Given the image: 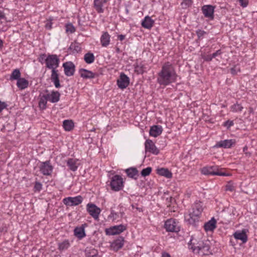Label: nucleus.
<instances>
[{
  "mask_svg": "<svg viewBox=\"0 0 257 257\" xmlns=\"http://www.w3.org/2000/svg\"><path fill=\"white\" fill-rule=\"evenodd\" d=\"M64 73L67 76H73L75 71V66L71 61H67L63 64Z\"/></svg>",
  "mask_w": 257,
  "mask_h": 257,
  "instance_id": "f8f14e48",
  "label": "nucleus"
},
{
  "mask_svg": "<svg viewBox=\"0 0 257 257\" xmlns=\"http://www.w3.org/2000/svg\"><path fill=\"white\" fill-rule=\"evenodd\" d=\"M127 176L132 179L137 180L139 176V172L137 168L131 167L125 170Z\"/></svg>",
  "mask_w": 257,
  "mask_h": 257,
  "instance_id": "b1692460",
  "label": "nucleus"
},
{
  "mask_svg": "<svg viewBox=\"0 0 257 257\" xmlns=\"http://www.w3.org/2000/svg\"><path fill=\"white\" fill-rule=\"evenodd\" d=\"M202 11L204 17L210 20L214 19V7L211 5H205L202 7Z\"/></svg>",
  "mask_w": 257,
  "mask_h": 257,
  "instance_id": "2eb2a0df",
  "label": "nucleus"
},
{
  "mask_svg": "<svg viewBox=\"0 0 257 257\" xmlns=\"http://www.w3.org/2000/svg\"><path fill=\"white\" fill-rule=\"evenodd\" d=\"M145 151L148 152L154 155H158L160 151L156 147L154 142L150 139H148L146 141L145 143Z\"/></svg>",
  "mask_w": 257,
  "mask_h": 257,
  "instance_id": "ddd939ff",
  "label": "nucleus"
},
{
  "mask_svg": "<svg viewBox=\"0 0 257 257\" xmlns=\"http://www.w3.org/2000/svg\"><path fill=\"white\" fill-rule=\"evenodd\" d=\"M60 60L56 55L49 54L45 59L46 67L52 69V72L57 70L56 68L59 66Z\"/></svg>",
  "mask_w": 257,
  "mask_h": 257,
  "instance_id": "39448f33",
  "label": "nucleus"
},
{
  "mask_svg": "<svg viewBox=\"0 0 257 257\" xmlns=\"http://www.w3.org/2000/svg\"><path fill=\"white\" fill-rule=\"evenodd\" d=\"M238 71H239V69L236 66L230 69V73L233 75L237 74Z\"/></svg>",
  "mask_w": 257,
  "mask_h": 257,
  "instance_id": "3c124183",
  "label": "nucleus"
},
{
  "mask_svg": "<svg viewBox=\"0 0 257 257\" xmlns=\"http://www.w3.org/2000/svg\"><path fill=\"white\" fill-rule=\"evenodd\" d=\"M157 173L161 176H164L167 178H171L172 173L167 168H161L157 170Z\"/></svg>",
  "mask_w": 257,
  "mask_h": 257,
  "instance_id": "c85d7f7f",
  "label": "nucleus"
},
{
  "mask_svg": "<svg viewBox=\"0 0 257 257\" xmlns=\"http://www.w3.org/2000/svg\"><path fill=\"white\" fill-rule=\"evenodd\" d=\"M69 49L73 54L78 53L81 51L80 44L75 42L71 44Z\"/></svg>",
  "mask_w": 257,
  "mask_h": 257,
  "instance_id": "2f4dec72",
  "label": "nucleus"
},
{
  "mask_svg": "<svg viewBox=\"0 0 257 257\" xmlns=\"http://www.w3.org/2000/svg\"><path fill=\"white\" fill-rule=\"evenodd\" d=\"M123 244L124 238L122 236H119L112 241L110 246L111 249L114 251H117L123 246Z\"/></svg>",
  "mask_w": 257,
  "mask_h": 257,
  "instance_id": "a211bd4d",
  "label": "nucleus"
},
{
  "mask_svg": "<svg viewBox=\"0 0 257 257\" xmlns=\"http://www.w3.org/2000/svg\"><path fill=\"white\" fill-rule=\"evenodd\" d=\"M126 229V226L122 224L115 225L106 229L105 230L106 234L109 235H113L119 234Z\"/></svg>",
  "mask_w": 257,
  "mask_h": 257,
  "instance_id": "9b49d317",
  "label": "nucleus"
},
{
  "mask_svg": "<svg viewBox=\"0 0 257 257\" xmlns=\"http://www.w3.org/2000/svg\"><path fill=\"white\" fill-rule=\"evenodd\" d=\"M235 143V140L233 139L225 140L217 142L214 147L216 148H230L234 145Z\"/></svg>",
  "mask_w": 257,
  "mask_h": 257,
  "instance_id": "dca6fc26",
  "label": "nucleus"
},
{
  "mask_svg": "<svg viewBox=\"0 0 257 257\" xmlns=\"http://www.w3.org/2000/svg\"><path fill=\"white\" fill-rule=\"evenodd\" d=\"M8 106L7 104L5 102H2L0 100V112H1L3 109L6 108Z\"/></svg>",
  "mask_w": 257,
  "mask_h": 257,
  "instance_id": "864d4df0",
  "label": "nucleus"
},
{
  "mask_svg": "<svg viewBox=\"0 0 257 257\" xmlns=\"http://www.w3.org/2000/svg\"><path fill=\"white\" fill-rule=\"evenodd\" d=\"M162 257H171V256L168 253L164 252L162 253Z\"/></svg>",
  "mask_w": 257,
  "mask_h": 257,
  "instance_id": "680f3d73",
  "label": "nucleus"
},
{
  "mask_svg": "<svg viewBox=\"0 0 257 257\" xmlns=\"http://www.w3.org/2000/svg\"><path fill=\"white\" fill-rule=\"evenodd\" d=\"M42 189V184L39 182L36 181L34 187V192H40Z\"/></svg>",
  "mask_w": 257,
  "mask_h": 257,
  "instance_id": "37998d69",
  "label": "nucleus"
},
{
  "mask_svg": "<svg viewBox=\"0 0 257 257\" xmlns=\"http://www.w3.org/2000/svg\"><path fill=\"white\" fill-rule=\"evenodd\" d=\"M225 187L226 191H233L234 190V186L230 182L228 183Z\"/></svg>",
  "mask_w": 257,
  "mask_h": 257,
  "instance_id": "8fccbe9b",
  "label": "nucleus"
},
{
  "mask_svg": "<svg viewBox=\"0 0 257 257\" xmlns=\"http://www.w3.org/2000/svg\"><path fill=\"white\" fill-rule=\"evenodd\" d=\"M118 217L117 213L115 212L113 210H111L110 214L108 216V218L112 219L113 220H116Z\"/></svg>",
  "mask_w": 257,
  "mask_h": 257,
  "instance_id": "a18cd8bd",
  "label": "nucleus"
},
{
  "mask_svg": "<svg viewBox=\"0 0 257 257\" xmlns=\"http://www.w3.org/2000/svg\"><path fill=\"white\" fill-rule=\"evenodd\" d=\"M154 24V21L153 20L151 17L147 16L145 17L142 22V26L143 28L150 29L153 26Z\"/></svg>",
  "mask_w": 257,
  "mask_h": 257,
  "instance_id": "393cba45",
  "label": "nucleus"
},
{
  "mask_svg": "<svg viewBox=\"0 0 257 257\" xmlns=\"http://www.w3.org/2000/svg\"><path fill=\"white\" fill-rule=\"evenodd\" d=\"M110 36L107 32L103 33L100 38V42L103 47H107L110 42Z\"/></svg>",
  "mask_w": 257,
  "mask_h": 257,
  "instance_id": "c756f323",
  "label": "nucleus"
},
{
  "mask_svg": "<svg viewBox=\"0 0 257 257\" xmlns=\"http://www.w3.org/2000/svg\"><path fill=\"white\" fill-rule=\"evenodd\" d=\"M224 169L218 166H207L201 169V172L205 175L212 176H227V174L223 172Z\"/></svg>",
  "mask_w": 257,
  "mask_h": 257,
  "instance_id": "20e7f679",
  "label": "nucleus"
},
{
  "mask_svg": "<svg viewBox=\"0 0 257 257\" xmlns=\"http://www.w3.org/2000/svg\"><path fill=\"white\" fill-rule=\"evenodd\" d=\"M66 32L73 33L75 32L76 29L71 23L67 24L65 25Z\"/></svg>",
  "mask_w": 257,
  "mask_h": 257,
  "instance_id": "ea45409f",
  "label": "nucleus"
},
{
  "mask_svg": "<svg viewBox=\"0 0 257 257\" xmlns=\"http://www.w3.org/2000/svg\"><path fill=\"white\" fill-rule=\"evenodd\" d=\"M106 2V0H94V7L98 13L103 12L104 10L102 7Z\"/></svg>",
  "mask_w": 257,
  "mask_h": 257,
  "instance_id": "bb28decb",
  "label": "nucleus"
},
{
  "mask_svg": "<svg viewBox=\"0 0 257 257\" xmlns=\"http://www.w3.org/2000/svg\"><path fill=\"white\" fill-rule=\"evenodd\" d=\"M39 168L40 172L44 176L51 175L53 170V167L49 160L40 162Z\"/></svg>",
  "mask_w": 257,
  "mask_h": 257,
  "instance_id": "6e6552de",
  "label": "nucleus"
},
{
  "mask_svg": "<svg viewBox=\"0 0 257 257\" xmlns=\"http://www.w3.org/2000/svg\"><path fill=\"white\" fill-rule=\"evenodd\" d=\"M52 23L51 21H48L45 24V28L47 29L50 30L52 29Z\"/></svg>",
  "mask_w": 257,
  "mask_h": 257,
  "instance_id": "6e6d98bb",
  "label": "nucleus"
},
{
  "mask_svg": "<svg viewBox=\"0 0 257 257\" xmlns=\"http://www.w3.org/2000/svg\"><path fill=\"white\" fill-rule=\"evenodd\" d=\"M239 5L243 8L246 7L248 5V0H238Z\"/></svg>",
  "mask_w": 257,
  "mask_h": 257,
  "instance_id": "09e8293b",
  "label": "nucleus"
},
{
  "mask_svg": "<svg viewBox=\"0 0 257 257\" xmlns=\"http://www.w3.org/2000/svg\"><path fill=\"white\" fill-rule=\"evenodd\" d=\"M131 207L133 209H136L138 211H139L140 212L143 211V207H139L138 204L137 203L132 204Z\"/></svg>",
  "mask_w": 257,
  "mask_h": 257,
  "instance_id": "de8ad7c7",
  "label": "nucleus"
},
{
  "mask_svg": "<svg viewBox=\"0 0 257 257\" xmlns=\"http://www.w3.org/2000/svg\"><path fill=\"white\" fill-rule=\"evenodd\" d=\"M203 210L202 203L201 202H195L192 205V211L187 216L185 217V220L190 224L196 226Z\"/></svg>",
  "mask_w": 257,
  "mask_h": 257,
  "instance_id": "7ed1b4c3",
  "label": "nucleus"
},
{
  "mask_svg": "<svg viewBox=\"0 0 257 257\" xmlns=\"http://www.w3.org/2000/svg\"><path fill=\"white\" fill-rule=\"evenodd\" d=\"M192 1L191 0H182L181 6L183 8H187L192 5Z\"/></svg>",
  "mask_w": 257,
  "mask_h": 257,
  "instance_id": "c03bdc74",
  "label": "nucleus"
},
{
  "mask_svg": "<svg viewBox=\"0 0 257 257\" xmlns=\"http://www.w3.org/2000/svg\"><path fill=\"white\" fill-rule=\"evenodd\" d=\"M17 85L20 89L23 90L28 87L29 81L24 78H21L17 81Z\"/></svg>",
  "mask_w": 257,
  "mask_h": 257,
  "instance_id": "7c9ffc66",
  "label": "nucleus"
},
{
  "mask_svg": "<svg viewBox=\"0 0 257 257\" xmlns=\"http://www.w3.org/2000/svg\"><path fill=\"white\" fill-rule=\"evenodd\" d=\"M6 17L5 16V14L4 12L0 11V20L1 19H6Z\"/></svg>",
  "mask_w": 257,
  "mask_h": 257,
  "instance_id": "13d9d810",
  "label": "nucleus"
},
{
  "mask_svg": "<svg viewBox=\"0 0 257 257\" xmlns=\"http://www.w3.org/2000/svg\"><path fill=\"white\" fill-rule=\"evenodd\" d=\"M222 54V51L221 50H218L215 53H213L211 54L212 58H215L216 57L221 55Z\"/></svg>",
  "mask_w": 257,
  "mask_h": 257,
  "instance_id": "5fc2aeb1",
  "label": "nucleus"
},
{
  "mask_svg": "<svg viewBox=\"0 0 257 257\" xmlns=\"http://www.w3.org/2000/svg\"><path fill=\"white\" fill-rule=\"evenodd\" d=\"M51 80L52 82H53L56 88H58L61 87V85L60 83L58 70H54L53 72H52Z\"/></svg>",
  "mask_w": 257,
  "mask_h": 257,
  "instance_id": "a878e982",
  "label": "nucleus"
},
{
  "mask_svg": "<svg viewBox=\"0 0 257 257\" xmlns=\"http://www.w3.org/2000/svg\"><path fill=\"white\" fill-rule=\"evenodd\" d=\"M79 73L83 79H92L97 76L96 73L84 68L80 69Z\"/></svg>",
  "mask_w": 257,
  "mask_h": 257,
  "instance_id": "6ab92c4d",
  "label": "nucleus"
},
{
  "mask_svg": "<svg viewBox=\"0 0 257 257\" xmlns=\"http://www.w3.org/2000/svg\"><path fill=\"white\" fill-rule=\"evenodd\" d=\"M210 241L208 239L198 240L191 236L188 243V247L196 253L201 255H208L211 253Z\"/></svg>",
  "mask_w": 257,
  "mask_h": 257,
  "instance_id": "f03ea898",
  "label": "nucleus"
},
{
  "mask_svg": "<svg viewBox=\"0 0 257 257\" xmlns=\"http://www.w3.org/2000/svg\"><path fill=\"white\" fill-rule=\"evenodd\" d=\"M48 101L52 103L57 102L60 97V93L57 91H52L51 93L46 94Z\"/></svg>",
  "mask_w": 257,
  "mask_h": 257,
  "instance_id": "5701e85b",
  "label": "nucleus"
},
{
  "mask_svg": "<svg viewBox=\"0 0 257 257\" xmlns=\"http://www.w3.org/2000/svg\"><path fill=\"white\" fill-rule=\"evenodd\" d=\"M234 124V122L233 120H228L225 121L223 123V125L227 127V128H230L231 126H233Z\"/></svg>",
  "mask_w": 257,
  "mask_h": 257,
  "instance_id": "49530a36",
  "label": "nucleus"
},
{
  "mask_svg": "<svg viewBox=\"0 0 257 257\" xmlns=\"http://www.w3.org/2000/svg\"><path fill=\"white\" fill-rule=\"evenodd\" d=\"M48 100V98L46 94L42 95L39 102V106L40 109H45L46 108L47 101Z\"/></svg>",
  "mask_w": 257,
  "mask_h": 257,
  "instance_id": "f704fd0d",
  "label": "nucleus"
},
{
  "mask_svg": "<svg viewBox=\"0 0 257 257\" xmlns=\"http://www.w3.org/2000/svg\"><path fill=\"white\" fill-rule=\"evenodd\" d=\"M70 245L68 240H65L63 242L59 243L58 244V249L60 251L67 249Z\"/></svg>",
  "mask_w": 257,
  "mask_h": 257,
  "instance_id": "58836bf2",
  "label": "nucleus"
},
{
  "mask_svg": "<svg viewBox=\"0 0 257 257\" xmlns=\"http://www.w3.org/2000/svg\"><path fill=\"white\" fill-rule=\"evenodd\" d=\"M45 57H46V55L45 54H42L40 56L39 58H38V60H39V61L40 62H41V63H43V61L44 60L45 61Z\"/></svg>",
  "mask_w": 257,
  "mask_h": 257,
  "instance_id": "4d7b16f0",
  "label": "nucleus"
},
{
  "mask_svg": "<svg viewBox=\"0 0 257 257\" xmlns=\"http://www.w3.org/2000/svg\"><path fill=\"white\" fill-rule=\"evenodd\" d=\"M129 83V77L124 73H121L119 76V78L117 80L118 87L121 89H123L128 86Z\"/></svg>",
  "mask_w": 257,
  "mask_h": 257,
  "instance_id": "4468645a",
  "label": "nucleus"
},
{
  "mask_svg": "<svg viewBox=\"0 0 257 257\" xmlns=\"http://www.w3.org/2000/svg\"><path fill=\"white\" fill-rule=\"evenodd\" d=\"M78 161V160L76 159L69 158L67 160L66 163L69 170L73 172L76 171L79 166Z\"/></svg>",
  "mask_w": 257,
  "mask_h": 257,
  "instance_id": "aec40b11",
  "label": "nucleus"
},
{
  "mask_svg": "<svg viewBox=\"0 0 257 257\" xmlns=\"http://www.w3.org/2000/svg\"><path fill=\"white\" fill-rule=\"evenodd\" d=\"M87 211L95 219L98 220L101 212L100 209L96 205L92 203H88L86 205Z\"/></svg>",
  "mask_w": 257,
  "mask_h": 257,
  "instance_id": "9d476101",
  "label": "nucleus"
},
{
  "mask_svg": "<svg viewBox=\"0 0 257 257\" xmlns=\"http://www.w3.org/2000/svg\"><path fill=\"white\" fill-rule=\"evenodd\" d=\"M177 76L172 64L166 62L163 64L161 70L158 73L157 81L161 86L165 87L175 82Z\"/></svg>",
  "mask_w": 257,
  "mask_h": 257,
  "instance_id": "f257e3e1",
  "label": "nucleus"
},
{
  "mask_svg": "<svg viewBox=\"0 0 257 257\" xmlns=\"http://www.w3.org/2000/svg\"><path fill=\"white\" fill-rule=\"evenodd\" d=\"M206 34V32L203 30H198L196 31V34L198 37V38L200 39L201 38L203 37L204 35Z\"/></svg>",
  "mask_w": 257,
  "mask_h": 257,
  "instance_id": "603ef678",
  "label": "nucleus"
},
{
  "mask_svg": "<svg viewBox=\"0 0 257 257\" xmlns=\"http://www.w3.org/2000/svg\"><path fill=\"white\" fill-rule=\"evenodd\" d=\"M164 228L168 232H178L180 231L178 222L175 219L172 218L168 219L165 221Z\"/></svg>",
  "mask_w": 257,
  "mask_h": 257,
  "instance_id": "0eeeda50",
  "label": "nucleus"
},
{
  "mask_svg": "<svg viewBox=\"0 0 257 257\" xmlns=\"http://www.w3.org/2000/svg\"><path fill=\"white\" fill-rule=\"evenodd\" d=\"M163 132V127L161 125H154L151 127L149 134L151 136L156 138L160 136Z\"/></svg>",
  "mask_w": 257,
  "mask_h": 257,
  "instance_id": "412c9836",
  "label": "nucleus"
},
{
  "mask_svg": "<svg viewBox=\"0 0 257 257\" xmlns=\"http://www.w3.org/2000/svg\"><path fill=\"white\" fill-rule=\"evenodd\" d=\"M125 35H122V34H121V35H119L118 36V39L120 41H123V40L125 39Z\"/></svg>",
  "mask_w": 257,
  "mask_h": 257,
  "instance_id": "bf43d9fd",
  "label": "nucleus"
},
{
  "mask_svg": "<svg viewBox=\"0 0 257 257\" xmlns=\"http://www.w3.org/2000/svg\"><path fill=\"white\" fill-rule=\"evenodd\" d=\"M84 60L86 63L91 64L94 61L95 57L93 53L88 52L84 55Z\"/></svg>",
  "mask_w": 257,
  "mask_h": 257,
  "instance_id": "e433bc0d",
  "label": "nucleus"
},
{
  "mask_svg": "<svg viewBox=\"0 0 257 257\" xmlns=\"http://www.w3.org/2000/svg\"><path fill=\"white\" fill-rule=\"evenodd\" d=\"M110 186L111 190L119 191L122 189L123 181L122 178L118 175H115L111 178Z\"/></svg>",
  "mask_w": 257,
  "mask_h": 257,
  "instance_id": "423d86ee",
  "label": "nucleus"
},
{
  "mask_svg": "<svg viewBox=\"0 0 257 257\" xmlns=\"http://www.w3.org/2000/svg\"><path fill=\"white\" fill-rule=\"evenodd\" d=\"M233 236L236 239L240 240L242 243H245L247 240V236L244 229L235 231Z\"/></svg>",
  "mask_w": 257,
  "mask_h": 257,
  "instance_id": "4be33fe9",
  "label": "nucleus"
},
{
  "mask_svg": "<svg viewBox=\"0 0 257 257\" xmlns=\"http://www.w3.org/2000/svg\"><path fill=\"white\" fill-rule=\"evenodd\" d=\"M172 199H173V198H172V197H170L169 198V201H170V202H171V201H172Z\"/></svg>",
  "mask_w": 257,
  "mask_h": 257,
  "instance_id": "0e129e2a",
  "label": "nucleus"
},
{
  "mask_svg": "<svg viewBox=\"0 0 257 257\" xmlns=\"http://www.w3.org/2000/svg\"><path fill=\"white\" fill-rule=\"evenodd\" d=\"M135 71L138 74H143L145 71L146 67L142 62L137 63L135 65Z\"/></svg>",
  "mask_w": 257,
  "mask_h": 257,
  "instance_id": "473e14b6",
  "label": "nucleus"
},
{
  "mask_svg": "<svg viewBox=\"0 0 257 257\" xmlns=\"http://www.w3.org/2000/svg\"><path fill=\"white\" fill-rule=\"evenodd\" d=\"M63 126L66 131H71L74 126V123L72 120H65L63 122Z\"/></svg>",
  "mask_w": 257,
  "mask_h": 257,
  "instance_id": "72a5a7b5",
  "label": "nucleus"
},
{
  "mask_svg": "<svg viewBox=\"0 0 257 257\" xmlns=\"http://www.w3.org/2000/svg\"><path fill=\"white\" fill-rule=\"evenodd\" d=\"M3 46V42L2 41V40H0V48H2V47Z\"/></svg>",
  "mask_w": 257,
  "mask_h": 257,
  "instance_id": "e2e57ef3",
  "label": "nucleus"
},
{
  "mask_svg": "<svg viewBox=\"0 0 257 257\" xmlns=\"http://www.w3.org/2000/svg\"><path fill=\"white\" fill-rule=\"evenodd\" d=\"M216 221L213 217L210 220L205 223L204 225V228L205 231H213L216 227Z\"/></svg>",
  "mask_w": 257,
  "mask_h": 257,
  "instance_id": "cd10ccee",
  "label": "nucleus"
},
{
  "mask_svg": "<svg viewBox=\"0 0 257 257\" xmlns=\"http://www.w3.org/2000/svg\"><path fill=\"white\" fill-rule=\"evenodd\" d=\"M87 223L82 224L80 226L76 227L74 230V234L79 239H81L86 236L85 228L87 226Z\"/></svg>",
  "mask_w": 257,
  "mask_h": 257,
  "instance_id": "f3484780",
  "label": "nucleus"
},
{
  "mask_svg": "<svg viewBox=\"0 0 257 257\" xmlns=\"http://www.w3.org/2000/svg\"><path fill=\"white\" fill-rule=\"evenodd\" d=\"M213 58H212L211 54L207 55L206 58H205V60L207 61H210L212 60Z\"/></svg>",
  "mask_w": 257,
  "mask_h": 257,
  "instance_id": "052dcab7",
  "label": "nucleus"
},
{
  "mask_svg": "<svg viewBox=\"0 0 257 257\" xmlns=\"http://www.w3.org/2000/svg\"><path fill=\"white\" fill-rule=\"evenodd\" d=\"M21 74L20 70L15 69L12 71L10 75V80L11 81L17 80L18 81L21 78Z\"/></svg>",
  "mask_w": 257,
  "mask_h": 257,
  "instance_id": "c9c22d12",
  "label": "nucleus"
},
{
  "mask_svg": "<svg viewBox=\"0 0 257 257\" xmlns=\"http://www.w3.org/2000/svg\"><path fill=\"white\" fill-rule=\"evenodd\" d=\"M87 257H100L97 250L94 248H89L86 250Z\"/></svg>",
  "mask_w": 257,
  "mask_h": 257,
  "instance_id": "4c0bfd02",
  "label": "nucleus"
},
{
  "mask_svg": "<svg viewBox=\"0 0 257 257\" xmlns=\"http://www.w3.org/2000/svg\"><path fill=\"white\" fill-rule=\"evenodd\" d=\"M243 109V107L239 104L236 103L231 107V110L233 112L241 111Z\"/></svg>",
  "mask_w": 257,
  "mask_h": 257,
  "instance_id": "a19ab883",
  "label": "nucleus"
},
{
  "mask_svg": "<svg viewBox=\"0 0 257 257\" xmlns=\"http://www.w3.org/2000/svg\"><path fill=\"white\" fill-rule=\"evenodd\" d=\"M152 170V168L150 167L143 169L141 172V175L143 177L149 175L151 173Z\"/></svg>",
  "mask_w": 257,
  "mask_h": 257,
  "instance_id": "79ce46f5",
  "label": "nucleus"
},
{
  "mask_svg": "<svg viewBox=\"0 0 257 257\" xmlns=\"http://www.w3.org/2000/svg\"><path fill=\"white\" fill-rule=\"evenodd\" d=\"M83 201V197L80 196L75 197H68L63 199V203L66 206H77L81 204Z\"/></svg>",
  "mask_w": 257,
  "mask_h": 257,
  "instance_id": "1a4fd4ad",
  "label": "nucleus"
}]
</instances>
